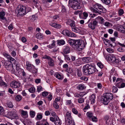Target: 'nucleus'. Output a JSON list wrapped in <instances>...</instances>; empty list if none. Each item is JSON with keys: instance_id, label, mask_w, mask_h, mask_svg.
<instances>
[{"instance_id": "obj_45", "label": "nucleus", "mask_w": 125, "mask_h": 125, "mask_svg": "<svg viewBox=\"0 0 125 125\" xmlns=\"http://www.w3.org/2000/svg\"><path fill=\"white\" fill-rule=\"evenodd\" d=\"M0 86L6 87L7 86V84L4 82L1 79H0Z\"/></svg>"}, {"instance_id": "obj_16", "label": "nucleus", "mask_w": 125, "mask_h": 125, "mask_svg": "<svg viewBox=\"0 0 125 125\" xmlns=\"http://www.w3.org/2000/svg\"><path fill=\"white\" fill-rule=\"evenodd\" d=\"M67 23L70 25L72 28L75 26V23L74 21L71 19H69L68 20Z\"/></svg>"}, {"instance_id": "obj_19", "label": "nucleus", "mask_w": 125, "mask_h": 125, "mask_svg": "<svg viewBox=\"0 0 125 125\" xmlns=\"http://www.w3.org/2000/svg\"><path fill=\"white\" fill-rule=\"evenodd\" d=\"M48 63L50 66H53L55 65L54 61L52 58H51L48 60Z\"/></svg>"}, {"instance_id": "obj_55", "label": "nucleus", "mask_w": 125, "mask_h": 125, "mask_svg": "<svg viewBox=\"0 0 125 125\" xmlns=\"http://www.w3.org/2000/svg\"><path fill=\"white\" fill-rule=\"evenodd\" d=\"M86 115L88 117L91 118L92 117L93 114L91 112H88L86 113Z\"/></svg>"}, {"instance_id": "obj_17", "label": "nucleus", "mask_w": 125, "mask_h": 125, "mask_svg": "<svg viewBox=\"0 0 125 125\" xmlns=\"http://www.w3.org/2000/svg\"><path fill=\"white\" fill-rule=\"evenodd\" d=\"M115 86L119 88H122L125 87V84L122 82H119L117 83Z\"/></svg>"}, {"instance_id": "obj_57", "label": "nucleus", "mask_w": 125, "mask_h": 125, "mask_svg": "<svg viewBox=\"0 0 125 125\" xmlns=\"http://www.w3.org/2000/svg\"><path fill=\"white\" fill-rule=\"evenodd\" d=\"M107 51L109 53H112L114 52V50L112 48H107L106 49Z\"/></svg>"}, {"instance_id": "obj_28", "label": "nucleus", "mask_w": 125, "mask_h": 125, "mask_svg": "<svg viewBox=\"0 0 125 125\" xmlns=\"http://www.w3.org/2000/svg\"><path fill=\"white\" fill-rule=\"evenodd\" d=\"M65 104L67 105L73 107V104L71 100H66L65 101Z\"/></svg>"}, {"instance_id": "obj_9", "label": "nucleus", "mask_w": 125, "mask_h": 125, "mask_svg": "<svg viewBox=\"0 0 125 125\" xmlns=\"http://www.w3.org/2000/svg\"><path fill=\"white\" fill-rule=\"evenodd\" d=\"M6 12L5 10H2L0 12V19L1 20H4L6 21H7V19L5 17Z\"/></svg>"}, {"instance_id": "obj_15", "label": "nucleus", "mask_w": 125, "mask_h": 125, "mask_svg": "<svg viewBox=\"0 0 125 125\" xmlns=\"http://www.w3.org/2000/svg\"><path fill=\"white\" fill-rule=\"evenodd\" d=\"M49 24L52 27L57 29H60L61 28V25L57 23L51 22L49 23Z\"/></svg>"}, {"instance_id": "obj_40", "label": "nucleus", "mask_w": 125, "mask_h": 125, "mask_svg": "<svg viewBox=\"0 0 125 125\" xmlns=\"http://www.w3.org/2000/svg\"><path fill=\"white\" fill-rule=\"evenodd\" d=\"M0 114L3 116L5 115L3 107L0 106Z\"/></svg>"}, {"instance_id": "obj_46", "label": "nucleus", "mask_w": 125, "mask_h": 125, "mask_svg": "<svg viewBox=\"0 0 125 125\" xmlns=\"http://www.w3.org/2000/svg\"><path fill=\"white\" fill-rule=\"evenodd\" d=\"M6 106L9 108H12L13 107V105L12 103L9 101L7 102L6 103Z\"/></svg>"}, {"instance_id": "obj_41", "label": "nucleus", "mask_w": 125, "mask_h": 125, "mask_svg": "<svg viewBox=\"0 0 125 125\" xmlns=\"http://www.w3.org/2000/svg\"><path fill=\"white\" fill-rule=\"evenodd\" d=\"M104 25L106 27H111L113 26V24L108 22H106L104 24Z\"/></svg>"}, {"instance_id": "obj_21", "label": "nucleus", "mask_w": 125, "mask_h": 125, "mask_svg": "<svg viewBox=\"0 0 125 125\" xmlns=\"http://www.w3.org/2000/svg\"><path fill=\"white\" fill-rule=\"evenodd\" d=\"M36 37L37 39L41 40L44 39V36L41 33H39L36 34Z\"/></svg>"}, {"instance_id": "obj_62", "label": "nucleus", "mask_w": 125, "mask_h": 125, "mask_svg": "<svg viewBox=\"0 0 125 125\" xmlns=\"http://www.w3.org/2000/svg\"><path fill=\"white\" fill-rule=\"evenodd\" d=\"M53 105L54 107L56 109H58L59 107V105L57 103L54 102L53 103Z\"/></svg>"}, {"instance_id": "obj_54", "label": "nucleus", "mask_w": 125, "mask_h": 125, "mask_svg": "<svg viewBox=\"0 0 125 125\" xmlns=\"http://www.w3.org/2000/svg\"><path fill=\"white\" fill-rule=\"evenodd\" d=\"M61 121L59 119L56 120L55 122V125H61Z\"/></svg>"}, {"instance_id": "obj_56", "label": "nucleus", "mask_w": 125, "mask_h": 125, "mask_svg": "<svg viewBox=\"0 0 125 125\" xmlns=\"http://www.w3.org/2000/svg\"><path fill=\"white\" fill-rule=\"evenodd\" d=\"M28 90L31 93L34 92L35 91V89L34 87H32L29 88Z\"/></svg>"}, {"instance_id": "obj_23", "label": "nucleus", "mask_w": 125, "mask_h": 125, "mask_svg": "<svg viewBox=\"0 0 125 125\" xmlns=\"http://www.w3.org/2000/svg\"><path fill=\"white\" fill-rule=\"evenodd\" d=\"M88 13L86 11H85L83 13V14L82 13V15H81L80 18L82 19H86L88 17Z\"/></svg>"}, {"instance_id": "obj_32", "label": "nucleus", "mask_w": 125, "mask_h": 125, "mask_svg": "<svg viewBox=\"0 0 125 125\" xmlns=\"http://www.w3.org/2000/svg\"><path fill=\"white\" fill-rule=\"evenodd\" d=\"M70 31H69L65 29L63 30L61 32V33L64 35H66L68 36L70 33Z\"/></svg>"}, {"instance_id": "obj_64", "label": "nucleus", "mask_w": 125, "mask_h": 125, "mask_svg": "<svg viewBox=\"0 0 125 125\" xmlns=\"http://www.w3.org/2000/svg\"><path fill=\"white\" fill-rule=\"evenodd\" d=\"M84 99L83 98H81L78 99V102L79 103H82L84 102Z\"/></svg>"}, {"instance_id": "obj_33", "label": "nucleus", "mask_w": 125, "mask_h": 125, "mask_svg": "<svg viewBox=\"0 0 125 125\" xmlns=\"http://www.w3.org/2000/svg\"><path fill=\"white\" fill-rule=\"evenodd\" d=\"M57 42L58 44L60 46L63 45L65 43V41L62 39L58 40Z\"/></svg>"}, {"instance_id": "obj_47", "label": "nucleus", "mask_w": 125, "mask_h": 125, "mask_svg": "<svg viewBox=\"0 0 125 125\" xmlns=\"http://www.w3.org/2000/svg\"><path fill=\"white\" fill-rule=\"evenodd\" d=\"M96 20L99 21H101L102 23H103L104 21V19L101 17L98 16L96 18Z\"/></svg>"}, {"instance_id": "obj_5", "label": "nucleus", "mask_w": 125, "mask_h": 125, "mask_svg": "<svg viewBox=\"0 0 125 125\" xmlns=\"http://www.w3.org/2000/svg\"><path fill=\"white\" fill-rule=\"evenodd\" d=\"M76 46L75 48L79 51L83 49L85 46V42L81 40H76Z\"/></svg>"}, {"instance_id": "obj_22", "label": "nucleus", "mask_w": 125, "mask_h": 125, "mask_svg": "<svg viewBox=\"0 0 125 125\" xmlns=\"http://www.w3.org/2000/svg\"><path fill=\"white\" fill-rule=\"evenodd\" d=\"M54 76L56 78L59 80H62L63 78V75L59 73L58 72L55 73Z\"/></svg>"}, {"instance_id": "obj_18", "label": "nucleus", "mask_w": 125, "mask_h": 125, "mask_svg": "<svg viewBox=\"0 0 125 125\" xmlns=\"http://www.w3.org/2000/svg\"><path fill=\"white\" fill-rule=\"evenodd\" d=\"M82 60V58H78V59L76 60L75 61V65L77 66H78L82 64L83 63Z\"/></svg>"}, {"instance_id": "obj_26", "label": "nucleus", "mask_w": 125, "mask_h": 125, "mask_svg": "<svg viewBox=\"0 0 125 125\" xmlns=\"http://www.w3.org/2000/svg\"><path fill=\"white\" fill-rule=\"evenodd\" d=\"M86 88V87L84 84H80L77 87V89L79 90H82Z\"/></svg>"}, {"instance_id": "obj_31", "label": "nucleus", "mask_w": 125, "mask_h": 125, "mask_svg": "<svg viewBox=\"0 0 125 125\" xmlns=\"http://www.w3.org/2000/svg\"><path fill=\"white\" fill-rule=\"evenodd\" d=\"M95 97L94 94H93L91 95L90 98V100L91 101V104H93L95 102Z\"/></svg>"}, {"instance_id": "obj_7", "label": "nucleus", "mask_w": 125, "mask_h": 125, "mask_svg": "<svg viewBox=\"0 0 125 125\" xmlns=\"http://www.w3.org/2000/svg\"><path fill=\"white\" fill-rule=\"evenodd\" d=\"M71 114L68 112H67L66 114L65 118V122L67 123H68L69 125H75V123L74 121L71 119Z\"/></svg>"}, {"instance_id": "obj_43", "label": "nucleus", "mask_w": 125, "mask_h": 125, "mask_svg": "<svg viewBox=\"0 0 125 125\" xmlns=\"http://www.w3.org/2000/svg\"><path fill=\"white\" fill-rule=\"evenodd\" d=\"M18 70L19 71L18 72V73L20 74L22 73V75L23 76H25V73L24 72V70L20 68H19Z\"/></svg>"}, {"instance_id": "obj_36", "label": "nucleus", "mask_w": 125, "mask_h": 125, "mask_svg": "<svg viewBox=\"0 0 125 125\" xmlns=\"http://www.w3.org/2000/svg\"><path fill=\"white\" fill-rule=\"evenodd\" d=\"M118 30L122 33H125V28L122 26H120V28L118 29Z\"/></svg>"}, {"instance_id": "obj_25", "label": "nucleus", "mask_w": 125, "mask_h": 125, "mask_svg": "<svg viewBox=\"0 0 125 125\" xmlns=\"http://www.w3.org/2000/svg\"><path fill=\"white\" fill-rule=\"evenodd\" d=\"M82 59L83 62L86 63L89 62L91 61L90 58L88 57H83Z\"/></svg>"}, {"instance_id": "obj_3", "label": "nucleus", "mask_w": 125, "mask_h": 125, "mask_svg": "<svg viewBox=\"0 0 125 125\" xmlns=\"http://www.w3.org/2000/svg\"><path fill=\"white\" fill-rule=\"evenodd\" d=\"M93 7L89 6V9L92 12L96 13H99V12H101L103 9V6L100 4L96 3L93 6Z\"/></svg>"}, {"instance_id": "obj_50", "label": "nucleus", "mask_w": 125, "mask_h": 125, "mask_svg": "<svg viewBox=\"0 0 125 125\" xmlns=\"http://www.w3.org/2000/svg\"><path fill=\"white\" fill-rule=\"evenodd\" d=\"M75 15H78L79 14V17L80 18L81 15H82V12L81 11H80L76 10L75 11L74 13Z\"/></svg>"}, {"instance_id": "obj_2", "label": "nucleus", "mask_w": 125, "mask_h": 125, "mask_svg": "<svg viewBox=\"0 0 125 125\" xmlns=\"http://www.w3.org/2000/svg\"><path fill=\"white\" fill-rule=\"evenodd\" d=\"M113 95L111 93H107L103 94L101 101L103 104L107 105L113 98Z\"/></svg>"}, {"instance_id": "obj_59", "label": "nucleus", "mask_w": 125, "mask_h": 125, "mask_svg": "<svg viewBox=\"0 0 125 125\" xmlns=\"http://www.w3.org/2000/svg\"><path fill=\"white\" fill-rule=\"evenodd\" d=\"M98 66L101 69L103 68L104 67V65L101 62H99L97 63Z\"/></svg>"}, {"instance_id": "obj_34", "label": "nucleus", "mask_w": 125, "mask_h": 125, "mask_svg": "<svg viewBox=\"0 0 125 125\" xmlns=\"http://www.w3.org/2000/svg\"><path fill=\"white\" fill-rule=\"evenodd\" d=\"M124 10L122 9H119L118 10V14L119 16H122L124 14Z\"/></svg>"}, {"instance_id": "obj_13", "label": "nucleus", "mask_w": 125, "mask_h": 125, "mask_svg": "<svg viewBox=\"0 0 125 125\" xmlns=\"http://www.w3.org/2000/svg\"><path fill=\"white\" fill-rule=\"evenodd\" d=\"M97 24V22L96 21H93V23H90L88 24V26L92 30L94 29L95 28V26Z\"/></svg>"}, {"instance_id": "obj_61", "label": "nucleus", "mask_w": 125, "mask_h": 125, "mask_svg": "<svg viewBox=\"0 0 125 125\" xmlns=\"http://www.w3.org/2000/svg\"><path fill=\"white\" fill-rule=\"evenodd\" d=\"M80 1V0H69V3H75V2H79Z\"/></svg>"}, {"instance_id": "obj_29", "label": "nucleus", "mask_w": 125, "mask_h": 125, "mask_svg": "<svg viewBox=\"0 0 125 125\" xmlns=\"http://www.w3.org/2000/svg\"><path fill=\"white\" fill-rule=\"evenodd\" d=\"M76 40L71 39L70 40L68 41V42L71 45H74L76 46Z\"/></svg>"}, {"instance_id": "obj_10", "label": "nucleus", "mask_w": 125, "mask_h": 125, "mask_svg": "<svg viewBox=\"0 0 125 125\" xmlns=\"http://www.w3.org/2000/svg\"><path fill=\"white\" fill-rule=\"evenodd\" d=\"M10 85L12 87L16 88L20 87V83L17 81H13L10 83Z\"/></svg>"}, {"instance_id": "obj_39", "label": "nucleus", "mask_w": 125, "mask_h": 125, "mask_svg": "<svg viewBox=\"0 0 125 125\" xmlns=\"http://www.w3.org/2000/svg\"><path fill=\"white\" fill-rule=\"evenodd\" d=\"M114 61L113 63L116 65H118L121 62V61L118 58H115Z\"/></svg>"}, {"instance_id": "obj_48", "label": "nucleus", "mask_w": 125, "mask_h": 125, "mask_svg": "<svg viewBox=\"0 0 125 125\" xmlns=\"http://www.w3.org/2000/svg\"><path fill=\"white\" fill-rule=\"evenodd\" d=\"M22 96L20 95H18L15 97V100L17 101H19L22 99Z\"/></svg>"}, {"instance_id": "obj_4", "label": "nucleus", "mask_w": 125, "mask_h": 125, "mask_svg": "<svg viewBox=\"0 0 125 125\" xmlns=\"http://www.w3.org/2000/svg\"><path fill=\"white\" fill-rule=\"evenodd\" d=\"M25 6L20 5L17 7L15 10V12L18 15L24 16L25 14Z\"/></svg>"}, {"instance_id": "obj_27", "label": "nucleus", "mask_w": 125, "mask_h": 125, "mask_svg": "<svg viewBox=\"0 0 125 125\" xmlns=\"http://www.w3.org/2000/svg\"><path fill=\"white\" fill-rule=\"evenodd\" d=\"M42 118V114L41 113H38L37 114L36 119L38 121L41 120Z\"/></svg>"}, {"instance_id": "obj_52", "label": "nucleus", "mask_w": 125, "mask_h": 125, "mask_svg": "<svg viewBox=\"0 0 125 125\" xmlns=\"http://www.w3.org/2000/svg\"><path fill=\"white\" fill-rule=\"evenodd\" d=\"M25 14L26 13H28V12L31 11V8L27 6H25Z\"/></svg>"}, {"instance_id": "obj_49", "label": "nucleus", "mask_w": 125, "mask_h": 125, "mask_svg": "<svg viewBox=\"0 0 125 125\" xmlns=\"http://www.w3.org/2000/svg\"><path fill=\"white\" fill-rule=\"evenodd\" d=\"M56 94L58 95H61L62 94V91L60 89H56Z\"/></svg>"}, {"instance_id": "obj_11", "label": "nucleus", "mask_w": 125, "mask_h": 125, "mask_svg": "<svg viewBox=\"0 0 125 125\" xmlns=\"http://www.w3.org/2000/svg\"><path fill=\"white\" fill-rule=\"evenodd\" d=\"M69 4H71V7L74 10H77L80 9L81 8L79 2H77L76 1L75 3Z\"/></svg>"}, {"instance_id": "obj_1", "label": "nucleus", "mask_w": 125, "mask_h": 125, "mask_svg": "<svg viewBox=\"0 0 125 125\" xmlns=\"http://www.w3.org/2000/svg\"><path fill=\"white\" fill-rule=\"evenodd\" d=\"M95 69L94 66L89 64H85L83 67V71L86 75L92 74L94 73Z\"/></svg>"}, {"instance_id": "obj_30", "label": "nucleus", "mask_w": 125, "mask_h": 125, "mask_svg": "<svg viewBox=\"0 0 125 125\" xmlns=\"http://www.w3.org/2000/svg\"><path fill=\"white\" fill-rule=\"evenodd\" d=\"M73 31L76 33H80L81 32V30L80 29L76 27L75 26L72 28Z\"/></svg>"}, {"instance_id": "obj_12", "label": "nucleus", "mask_w": 125, "mask_h": 125, "mask_svg": "<svg viewBox=\"0 0 125 125\" xmlns=\"http://www.w3.org/2000/svg\"><path fill=\"white\" fill-rule=\"evenodd\" d=\"M7 61L5 60H3L2 61V63H4L5 65L8 66V68H9L8 69V70H9L10 71L12 70L13 68V65H10V63L7 62Z\"/></svg>"}, {"instance_id": "obj_6", "label": "nucleus", "mask_w": 125, "mask_h": 125, "mask_svg": "<svg viewBox=\"0 0 125 125\" xmlns=\"http://www.w3.org/2000/svg\"><path fill=\"white\" fill-rule=\"evenodd\" d=\"M7 115L8 117L11 119H17L19 118L18 115L17 114L15 110H14L8 112Z\"/></svg>"}, {"instance_id": "obj_24", "label": "nucleus", "mask_w": 125, "mask_h": 125, "mask_svg": "<svg viewBox=\"0 0 125 125\" xmlns=\"http://www.w3.org/2000/svg\"><path fill=\"white\" fill-rule=\"evenodd\" d=\"M8 60H10V61L7 60V62L9 63H11L12 64H15L16 62V61L14 58L11 57Z\"/></svg>"}, {"instance_id": "obj_35", "label": "nucleus", "mask_w": 125, "mask_h": 125, "mask_svg": "<svg viewBox=\"0 0 125 125\" xmlns=\"http://www.w3.org/2000/svg\"><path fill=\"white\" fill-rule=\"evenodd\" d=\"M70 51V49L69 47L66 46L64 49V52L65 53H69Z\"/></svg>"}, {"instance_id": "obj_42", "label": "nucleus", "mask_w": 125, "mask_h": 125, "mask_svg": "<svg viewBox=\"0 0 125 125\" xmlns=\"http://www.w3.org/2000/svg\"><path fill=\"white\" fill-rule=\"evenodd\" d=\"M31 117V118H34L35 115V113L34 111L32 110H30V112Z\"/></svg>"}, {"instance_id": "obj_60", "label": "nucleus", "mask_w": 125, "mask_h": 125, "mask_svg": "<svg viewBox=\"0 0 125 125\" xmlns=\"http://www.w3.org/2000/svg\"><path fill=\"white\" fill-rule=\"evenodd\" d=\"M43 88L40 86H38L37 87V90L38 92H40L43 90Z\"/></svg>"}, {"instance_id": "obj_20", "label": "nucleus", "mask_w": 125, "mask_h": 125, "mask_svg": "<svg viewBox=\"0 0 125 125\" xmlns=\"http://www.w3.org/2000/svg\"><path fill=\"white\" fill-rule=\"evenodd\" d=\"M26 66H27V69L29 71L31 70L32 68L34 67V66L31 64V63L28 62H26Z\"/></svg>"}, {"instance_id": "obj_58", "label": "nucleus", "mask_w": 125, "mask_h": 125, "mask_svg": "<svg viewBox=\"0 0 125 125\" xmlns=\"http://www.w3.org/2000/svg\"><path fill=\"white\" fill-rule=\"evenodd\" d=\"M118 90L117 88L115 86H113L112 87V91L114 93L117 92Z\"/></svg>"}, {"instance_id": "obj_38", "label": "nucleus", "mask_w": 125, "mask_h": 125, "mask_svg": "<svg viewBox=\"0 0 125 125\" xmlns=\"http://www.w3.org/2000/svg\"><path fill=\"white\" fill-rule=\"evenodd\" d=\"M30 72L34 74H36L37 73V69L36 68L35 66H34V67H33L32 69L30 71Z\"/></svg>"}, {"instance_id": "obj_51", "label": "nucleus", "mask_w": 125, "mask_h": 125, "mask_svg": "<svg viewBox=\"0 0 125 125\" xmlns=\"http://www.w3.org/2000/svg\"><path fill=\"white\" fill-rule=\"evenodd\" d=\"M77 36L73 32H70V33L68 37H75Z\"/></svg>"}, {"instance_id": "obj_14", "label": "nucleus", "mask_w": 125, "mask_h": 125, "mask_svg": "<svg viewBox=\"0 0 125 125\" xmlns=\"http://www.w3.org/2000/svg\"><path fill=\"white\" fill-rule=\"evenodd\" d=\"M19 111L21 112V115L22 117L25 118H26L28 117V113L27 111H24L22 109H20Z\"/></svg>"}, {"instance_id": "obj_44", "label": "nucleus", "mask_w": 125, "mask_h": 125, "mask_svg": "<svg viewBox=\"0 0 125 125\" xmlns=\"http://www.w3.org/2000/svg\"><path fill=\"white\" fill-rule=\"evenodd\" d=\"M104 119L106 122V124L107 125H109V117L107 115L105 116L104 117Z\"/></svg>"}, {"instance_id": "obj_53", "label": "nucleus", "mask_w": 125, "mask_h": 125, "mask_svg": "<svg viewBox=\"0 0 125 125\" xmlns=\"http://www.w3.org/2000/svg\"><path fill=\"white\" fill-rule=\"evenodd\" d=\"M101 0L104 3L107 5L109 4L111 2V0Z\"/></svg>"}, {"instance_id": "obj_8", "label": "nucleus", "mask_w": 125, "mask_h": 125, "mask_svg": "<svg viewBox=\"0 0 125 125\" xmlns=\"http://www.w3.org/2000/svg\"><path fill=\"white\" fill-rule=\"evenodd\" d=\"M104 56L105 58L108 62L113 63L115 60V57L113 54H110L109 55L106 56L105 53H103Z\"/></svg>"}, {"instance_id": "obj_37", "label": "nucleus", "mask_w": 125, "mask_h": 125, "mask_svg": "<svg viewBox=\"0 0 125 125\" xmlns=\"http://www.w3.org/2000/svg\"><path fill=\"white\" fill-rule=\"evenodd\" d=\"M3 55L5 57L7 58L8 60L11 57V56L9 54L8 52H4L3 53Z\"/></svg>"}, {"instance_id": "obj_63", "label": "nucleus", "mask_w": 125, "mask_h": 125, "mask_svg": "<svg viewBox=\"0 0 125 125\" xmlns=\"http://www.w3.org/2000/svg\"><path fill=\"white\" fill-rule=\"evenodd\" d=\"M65 59L67 62H68V61H70L71 60L69 56L67 55H66L65 56Z\"/></svg>"}]
</instances>
